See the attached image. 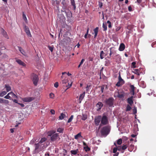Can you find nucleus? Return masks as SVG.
I'll list each match as a JSON object with an SVG mask.
<instances>
[{
    "label": "nucleus",
    "instance_id": "nucleus-1",
    "mask_svg": "<svg viewBox=\"0 0 156 156\" xmlns=\"http://www.w3.org/2000/svg\"><path fill=\"white\" fill-rule=\"evenodd\" d=\"M111 127L109 125L103 127L101 130V133L102 135L107 136L110 131Z\"/></svg>",
    "mask_w": 156,
    "mask_h": 156
},
{
    "label": "nucleus",
    "instance_id": "nucleus-2",
    "mask_svg": "<svg viewBox=\"0 0 156 156\" xmlns=\"http://www.w3.org/2000/svg\"><path fill=\"white\" fill-rule=\"evenodd\" d=\"M109 123L108 117L105 114H103L101 119V122L99 125V128L103 125H107Z\"/></svg>",
    "mask_w": 156,
    "mask_h": 156
},
{
    "label": "nucleus",
    "instance_id": "nucleus-3",
    "mask_svg": "<svg viewBox=\"0 0 156 156\" xmlns=\"http://www.w3.org/2000/svg\"><path fill=\"white\" fill-rule=\"evenodd\" d=\"M34 145L35 149L34 151L35 153H38L44 149L43 147H44V144H40L39 143H38L35 144Z\"/></svg>",
    "mask_w": 156,
    "mask_h": 156
},
{
    "label": "nucleus",
    "instance_id": "nucleus-4",
    "mask_svg": "<svg viewBox=\"0 0 156 156\" xmlns=\"http://www.w3.org/2000/svg\"><path fill=\"white\" fill-rule=\"evenodd\" d=\"M54 133V132H53L52 131H50L48 132V136H51V140L52 142L56 140L58 136V133H56L53 134Z\"/></svg>",
    "mask_w": 156,
    "mask_h": 156
},
{
    "label": "nucleus",
    "instance_id": "nucleus-5",
    "mask_svg": "<svg viewBox=\"0 0 156 156\" xmlns=\"http://www.w3.org/2000/svg\"><path fill=\"white\" fill-rule=\"evenodd\" d=\"M114 101L113 98L111 97L106 100L105 103L109 107H111L113 105Z\"/></svg>",
    "mask_w": 156,
    "mask_h": 156
},
{
    "label": "nucleus",
    "instance_id": "nucleus-6",
    "mask_svg": "<svg viewBox=\"0 0 156 156\" xmlns=\"http://www.w3.org/2000/svg\"><path fill=\"white\" fill-rule=\"evenodd\" d=\"M101 118L102 116L100 115H98L95 118L94 122L95 125L98 126L99 125L100 123L101 122Z\"/></svg>",
    "mask_w": 156,
    "mask_h": 156
},
{
    "label": "nucleus",
    "instance_id": "nucleus-7",
    "mask_svg": "<svg viewBox=\"0 0 156 156\" xmlns=\"http://www.w3.org/2000/svg\"><path fill=\"white\" fill-rule=\"evenodd\" d=\"M38 77L37 75L33 74V83L35 85H36L38 81Z\"/></svg>",
    "mask_w": 156,
    "mask_h": 156
},
{
    "label": "nucleus",
    "instance_id": "nucleus-8",
    "mask_svg": "<svg viewBox=\"0 0 156 156\" xmlns=\"http://www.w3.org/2000/svg\"><path fill=\"white\" fill-rule=\"evenodd\" d=\"M34 99V98L31 97H27L26 98H23L22 99V100L25 102H30Z\"/></svg>",
    "mask_w": 156,
    "mask_h": 156
},
{
    "label": "nucleus",
    "instance_id": "nucleus-9",
    "mask_svg": "<svg viewBox=\"0 0 156 156\" xmlns=\"http://www.w3.org/2000/svg\"><path fill=\"white\" fill-rule=\"evenodd\" d=\"M24 29L28 37H31L32 35L31 34L30 31L28 27L27 26L25 25L24 26Z\"/></svg>",
    "mask_w": 156,
    "mask_h": 156
},
{
    "label": "nucleus",
    "instance_id": "nucleus-10",
    "mask_svg": "<svg viewBox=\"0 0 156 156\" xmlns=\"http://www.w3.org/2000/svg\"><path fill=\"white\" fill-rule=\"evenodd\" d=\"M61 12H65L66 14V17L68 19L70 18L72 16V13L69 10L67 12H66V10H61Z\"/></svg>",
    "mask_w": 156,
    "mask_h": 156
},
{
    "label": "nucleus",
    "instance_id": "nucleus-11",
    "mask_svg": "<svg viewBox=\"0 0 156 156\" xmlns=\"http://www.w3.org/2000/svg\"><path fill=\"white\" fill-rule=\"evenodd\" d=\"M103 106V104L101 102H98L96 105V107L97 108V110L98 111H100Z\"/></svg>",
    "mask_w": 156,
    "mask_h": 156
},
{
    "label": "nucleus",
    "instance_id": "nucleus-12",
    "mask_svg": "<svg viewBox=\"0 0 156 156\" xmlns=\"http://www.w3.org/2000/svg\"><path fill=\"white\" fill-rule=\"evenodd\" d=\"M1 33L2 35L4 37H5V38L7 39H9V37L8 35L7 32L5 31L2 28L1 29Z\"/></svg>",
    "mask_w": 156,
    "mask_h": 156
},
{
    "label": "nucleus",
    "instance_id": "nucleus-13",
    "mask_svg": "<svg viewBox=\"0 0 156 156\" xmlns=\"http://www.w3.org/2000/svg\"><path fill=\"white\" fill-rule=\"evenodd\" d=\"M85 94V92H84L83 94H81L79 97V103H80L81 102V101L84 98Z\"/></svg>",
    "mask_w": 156,
    "mask_h": 156
},
{
    "label": "nucleus",
    "instance_id": "nucleus-14",
    "mask_svg": "<svg viewBox=\"0 0 156 156\" xmlns=\"http://www.w3.org/2000/svg\"><path fill=\"white\" fill-rule=\"evenodd\" d=\"M115 97H118L120 99L123 98L124 97V95L123 94H120L119 92L117 93V94L116 96L115 94L114 95Z\"/></svg>",
    "mask_w": 156,
    "mask_h": 156
},
{
    "label": "nucleus",
    "instance_id": "nucleus-15",
    "mask_svg": "<svg viewBox=\"0 0 156 156\" xmlns=\"http://www.w3.org/2000/svg\"><path fill=\"white\" fill-rule=\"evenodd\" d=\"M133 96H132L130 98H128L127 99L128 103L131 105L133 104Z\"/></svg>",
    "mask_w": 156,
    "mask_h": 156
},
{
    "label": "nucleus",
    "instance_id": "nucleus-16",
    "mask_svg": "<svg viewBox=\"0 0 156 156\" xmlns=\"http://www.w3.org/2000/svg\"><path fill=\"white\" fill-rule=\"evenodd\" d=\"M125 46L123 43H121L120 45L119 50L120 51H123L125 49Z\"/></svg>",
    "mask_w": 156,
    "mask_h": 156
},
{
    "label": "nucleus",
    "instance_id": "nucleus-17",
    "mask_svg": "<svg viewBox=\"0 0 156 156\" xmlns=\"http://www.w3.org/2000/svg\"><path fill=\"white\" fill-rule=\"evenodd\" d=\"M16 62L20 65H22L23 66H26V64L20 59L16 60Z\"/></svg>",
    "mask_w": 156,
    "mask_h": 156
},
{
    "label": "nucleus",
    "instance_id": "nucleus-18",
    "mask_svg": "<svg viewBox=\"0 0 156 156\" xmlns=\"http://www.w3.org/2000/svg\"><path fill=\"white\" fill-rule=\"evenodd\" d=\"M117 148L116 147H114L113 149V153H115L113 154V156H118L119 153V152H117Z\"/></svg>",
    "mask_w": 156,
    "mask_h": 156
},
{
    "label": "nucleus",
    "instance_id": "nucleus-19",
    "mask_svg": "<svg viewBox=\"0 0 156 156\" xmlns=\"http://www.w3.org/2000/svg\"><path fill=\"white\" fill-rule=\"evenodd\" d=\"M118 79L119 80L118 81H119V82H121L122 83V84H124L125 83L124 81L122 78L121 75H120V73H119V76L118 77Z\"/></svg>",
    "mask_w": 156,
    "mask_h": 156
},
{
    "label": "nucleus",
    "instance_id": "nucleus-20",
    "mask_svg": "<svg viewBox=\"0 0 156 156\" xmlns=\"http://www.w3.org/2000/svg\"><path fill=\"white\" fill-rule=\"evenodd\" d=\"M105 53H104L103 51H101L100 52V57L101 59H103L107 55L106 54L105 55Z\"/></svg>",
    "mask_w": 156,
    "mask_h": 156
},
{
    "label": "nucleus",
    "instance_id": "nucleus-21",
    "mask_svg": "<svg viewBox=\"0 0 156 156\" xmlns=\"http://www.w3.org/2000/svg\"><path fill=\"white\" fill-rule=\"evenodd\" d=\"M9 93L10 95L11 96V97L13 98H17V96L12 92H10Z\"/></svg>",
    "mask_w": 156,
    "mask_h": 156
},
{
    "label": "nucleus",
    "instance_id": "nucleus-22",
    "mask_svg": "<svg viewBox=\"0 0 156 156\" xmlns=\"http://www.w3.org/2000/svg\"><path fill=\"white\" fill-rule=\"evenodd\" d=\"M70 3L71 5L73 6L74 10H75L76 9V6L74 0H70Z\"/></svg>",
    "mask_w": 156,
    "mask_h": 156
},
{
    "label": "nucleus",
    "instance_id": "nucleus-23",
    "mask_svg": "<svg viewBox=\"0 0 156 156\" xmlns=\"http://www.w3.org/2000/svg\"><path fill=\"white\" fill-rule=\"evenodd\" d=\"M5 88L7 92H8L11 90V88L9 85L5 84Z\"/></svg>",
    "mask_w": 156,
    "mask_h": 156
},
{
    "label": "nucleus",
    "instance_id": "nucleus-24",
    "mask_svg": "<svg viewBox=\"0 0 156 156\" xmlns=\"http://www.w3.org/2000/svg\"><path fill=\"white\" fill-rule=\"evenodd\" d=\"M130 87L131 89L130 92L132 93L133 95H134L135 88V87L133 85H131L130 86Z\"/></svg>",
    "mask_w": 156,
    "mask_h": 156
},
{
    "label": "nucleus",
    "instance_id": "nucleus-25",
    "mask_svg": "<svg viewBox=\"0 0 156 156\" xmlns=\"http://www.w3.org/2000/svg\"><path fill=\"white\" fill-rule=\"evenodd\" d=\"M98 27H96L95 29H94V37L95 38L97 36L98 32Z\"/></svg>",
    "mask_w": 156,
    "mask_h": 156
},
{
    "label": "nucleus",
    "instance_id": "nucleus-26",
    "mask_svg": "<svg viewBox=\"0 0 156 156\" xmlns=\"http://www.w3.org/2000/svg\"><path fill=\"white\" fill-rule=\"evenodd\" d=\"M132 72L134 73L135 74L137 75L138 76L140 75V71L138 69H133V71H132Z\"/></svg>",
    "mask_w": 156,
    "mask_h": 156
},
{
    "label": "nucleus",
    "instance_id": "nucleus-27",
    "mask_svg": "<svg viewBox=\"0 0 156 156\" xmlns=\"http://www.w3.org/2000/svg\"><path fill=\"white\" fill-rule=\"evenodd\" d=\"M47 140L46 138H42L38 143H39L40 144H42L44 142Z\"/></svg>",
    "mask_w": 156,
    "mask_h": 156
},
{
    "label": "nucleus",
    "instance_id": "nucleus-28",
    "mask_svg": "<svg viewBox=\"0 0 156 156\" xmlns=\"http://www.w3.org/2000/svg\"><path fill=\"white\" fill-rule=\"evenodd\" d=\"M78 149H77L76 150H71L70 151V152L72 154H73V155H76L78 153Z\"/></svg>",
    "mask_w": 156,
    "mask_h": 156
},
{
    "label": "nucleus",
    "instance_id": "nucleus-29",
    "mask_svg": "<svg viewBox=\"0 0 156 156\" xmlns=\"http://www.w3.org/2000/svg\"><path fill=\"white\" fill-rule=\"evenodd\" d=\"M102 27L103 28V30L106 31L107 30V25L106 23H103L102 25Z\"/></svg>",
    "mask_w": 156,
    "mask_h": 156
},
{
    "label": "nucleus",
    "instance_id": "nucleus-30",
    "mask_svg": "<svg viewBox=\"0 0 156 156\" xmlns=\"http://www.w3.org/2000/svg\"><path fill=\"white\" fill-rule=\"evenodd\" d=\"M112 48H110V53L109 54V56L110 57H111V55L112 54H115L116 52L115 51H114L113 50H112Z\"/></svg>",
    "mask_w": 156,
    "mask_h": 156
},
{
    "label": "nucleus",
    "instance_id": "nucleus-31",
    "mask_svg": "<svg viewBox=\"0 0 156 156\" xmlns=\"http://www.w3.org/2000/svg\"><path fill=\"white\" fill-rule=\"evenodd\" d=\"M7 92L5 91H3L1 92L0 93V96L2 97L7 94Z\"/></svg>",
    "mask_w": 156,
    "mask_h": 156
},
{
    "label": "nucleus",
    "instance_id": "nucleus-32",
    "mask_svg": "<svg viewBox=\"0 0 156 156\" xmlns=\"http://www.w3.org/2000/svg\"><path fill=\"white\" fill-rule=\"evenodd\" d=\"M65 116V115L63 113H62L59 116V119L62 120L63 119Z\"/></svg>",
    "mask_w": 156,
    "mask_h": 156
},
{
    "label": "nucleus",
    "instance_id": "nucleus-33",
    "mask_svg": "<svg viewBox=\"0 0 156 156\" xmlns=\"http://www.w3.org/2000/svg\"><path fill=\"white\" fill-rule=\"evenodd\" d=\"M81 133H80L75 136V139H77L81 137Z\"/></svg>",
    "mask_w": 156,
    "mask_h": 156
},
{
    "label": "nucleus",
    "instance_id": "nucleus-34",
    "mask_svg": "<svg viewBox=\"0 0 156 156\" xmlns=\"http://www.w3.org/2000/svg\"><path fill=\"white\" fill-rule=\"evenodd\" d=\"M140 86H141V87H142L143 88H144L146 87V84L143 81H141L140 82Z\"/></svg>",
    "mask_w": 156,
    "mask_h": 156
},
{
    "label": "nucleus",
    "instance_id": "nucleus-35",
    "mask_svg": "<svg viewBox=\"0 0 156 156\" xmlns=\"http://www.w3.org/2000/svg\"><path fill=\"white\" fill-rule=\"evenodd\" d=\"M4 98H5L7 99H9L10 100H11L12 99L11 98V96L10 95V94L9 93H8L5 96Z\"/></svg>",
    "mask_w": 156,
    "mask_h": 156
},
{
    "label": "nucleus",
    "instance_id": "nucleus-36",
    "mask_svg": "<svg viewBox=\"0 0 156 156\" xmlns=\"http://www.w3.org/2000/svg\"><path fill=\"white\" fill-rule=\"evenodd\" d=\"M87 119V115L86 114H83L82 119L83 120H85Z\"/></svg>",
    "mask_w": 156,
    "mask_h": 156
},
{
    "label": "nucleus",
    "instance_id": "nucleus-37",
    "mask_svg": "<svg viewBox=\"0 0 156 156\" xmlns=\"http://www.w3.org/2000/svg\"><path fill=\"white\" fill-rule=\"evenodd\" d=\"M18 48L19 50L20 51L22 54L23 55V52H24L23 50L20 47L18 46Z\"/></svg>",
    "mask_w": 156,
    "mask_h": 156
},
{
    "label": "nucleus",
    "instance_id": "nucleus-38",
    "mask_svg": "<svg viewBox=\"0 0 156 156\" xmlns=\"http://www.w3.org/2000/svg\"><path fill=\"white\" fill-rule=\"evenodd\" d=\"M122 142V140L121 138L118 139L117 141V144L118 145H121Z\"/></svg>",
    "mask_w": 156,
    "mask_h": 156
},
{
    "label": "nucleus",
    "instance_id": "nucleus-39",
    "mask_svg": "<svg viewBox=\"0 0 156 156\" xmlns=\"http://www.w3.org/2000/svg\"><path fill=\"white\" fill-rule=\"evenodd\" d=\"M127 147L128 146L127 145H123L122 146V147H121V148H122V151H124V150H125L127 148Z\"/></svg>",
    "mask_w": 156,
    "mask_h": 156
},
{
    "label": "nucleus",
    "instance_id": "nucleus-40",
    "mask_svg": "<svg viewBox=\"0 0 156 156\" xmlns=\"http://www.w3.org/2000/svg\"><path fill=\"white\" fill-rule=\"evenodd\" d=\"M121 147H122V146H119L116 147V148H117L118 150L119 151H121V152L123 153H124V151H122Z\"/></svg>",
    "mask_w": 156,
    "mask_h": 156
},
{
    "label": "nucleus",
    "instance_id": "nucleus-41",
    "mask_svg": "<svg viewBox=\"0 0 156 156\" xmlns=\"http://www.w3.org/2000/svg\"><path fill=\"white\" fill-rule=\"evenodd\" d=\"M73 115H71L70 116V117L69 118V119L68 120L67 122L68 123H69L71 122L72 120H73Z\"/></svg>",
    "mask_w": 156,
    "mask_h": 156
},
{
    "label": "nucleus",
    "instance_id": "nucleus-42",
    "mask_svg": "<svg viewBox=\"0 0 156 156\" xmlns=\"http://www.w3.org/2000/svg\"><path fill=\"white\" fill-rule=\"evenodd\" d=\"M48 48L51 51V52H52L53 51L54 49V47L53 46H48Z\"/></svg>",
    "mask_w": 156,
    "mask_h": 156
},
{
    "label": "nucleus",
    "instance_id": "nucleus-43",
    "mask_svg": "<svg viewBox=\"0 0 156 156\" xmlns=\"http://www.w3.org/2000/svg\"><path fill=\"white\" fill-rule=\"evenodd\" d=\"M84 149L86 151H88L90 150V148L87 146L86 147H84Z\"/></svg>",
    "mask_w": 156,
    "mask_h": 156
},
{
    "label": "nucleus",
    "instance_id": "nucleus-44",
    "mask_svg": "<svg viewBox=\"0 0 156 156\" xmlns=\"http://www.w3.org/2000/svg\"><path fill=\"white\" fill-rule=\"evenodd\" d=\"M3 44V43H0V48L1 49V50H4L5 49V48L4 46H2Z\"/></svg>",
    "mask_w": 156,
    "mask_h": 156
},
{
    "label": "nucleus",
    "instance_id": "nucleus-45",
    "mask_svg": "<svg viewBox=\"0 0 156 156\" xmlns=\"http://www.w3.org/2000/svg\"><path fill=\"white\" fill-rule=\"evenodd\" d=\"M63 129L59 128L57 129V131L59 133H62L63 131Z\"/></svg>",
    "mask_w": 156,
    "mask_h": 156
},
{
    "label": "nucleus",
    "instance_id": "nucleus-46",
    "mask_svg": "<svg viewBox=\"0 0 156 156\" xmlns=\"http://www.w3.org/2000/svg\"><path fill=\"white\" fill-rule=\"evenodd\" d=\"M136 62H133L132 63L131 67L132 68H135L136 67Z\"/></svg>",
    "mask_w": 156,
    "mask_h": 156
},
{
    "label": "nucleus",
    "instance_id": "nucleus-47",
    "mask_svg": "<svg viewBox=\"0 0 156 156\" xmlns=\"http://www.w3.org/2000/svg\"><path fill=\"white\" fill-rule=\"evenodd\" d=\"M133 113L134 114H136V113H137V109H136V107H134V108H133Z\"/></svg>",
    "mask_w": 156,
    "mask_h": 156
},
{
    "label": "nucleus",
    "instance_id": "nucleus-48",
    "mask_svg": "<svg viewBox=\"0 0 156 156\" xmlns=\"http://www.w3.org/2000/svg\"><path fill=\"white\" fill-rule=\"evenodd\" d=\"M123 84H122V83L121 82H119V81H118L117 83L116 84V86L117 87H119L121 85H122Z\"/></svg>",
    "mask_w": 156,
    "mask_h": 156
},
{
    "label": "nucleus",
    "instance_id": "nucleus-49",
    "mask_svg": "<svg viewBox=\"0 0 156 156\" xmlns=\"http://www.w3.org/2000/svg\"><path fill=\"white\" fill-rule=\"evenodd\" d=\"M131 109V107L129 105H127L126 107V111H129Z\"/></svg>",
    "mask_w": 156,
    "mask_h": 156
},
{
    "label": "nucleus",
    "instance_id": "nucleus-50",
    "mask_svg": "<svg viewBox=\"0 0 156 156\" xmlns=\"http://www.w3.org/2000/svg\"><path fill=\"white\" fill-rule=\"evenodd\" d=\"M88 32H89V28H88L87 30V32H86V34L84 35V37L85 38H87V35H88Z\"/></svg>",
    "mask_w": 156,
    "mask_h": 156
},
{
    "label": "nucleus",
    "instance_id": "nucleus-51",
    "mask_svg": "<svg viewBox=\"0 0 156 156\" xmlns=\"http://www.w3.org/2000/svg\"><path fill=\"white\" fill-rule=\"evenodd\" d=\"M68 82L67 79H66L62 80V82L63 84H66Z\"/></svg>",
    "mask_w": 156,
    "mask_h": 156
},
{
    "label": "nucleus",
    "instance_id": "nucleus-52",
    "mask_svg": "<svg viewBox=\"0 0 156 156\" xmlns=\"http://www.w3.org/2000/svg\"><path fill=\"white\" fill-rule=\"evenodd\" d=\"M49 96L52 99L54 98V94L53 93H50L49 94Z\"/></svg>",
    "mask_w": 156,
    "mask_h": 156
},
{
    "label": "nucleus",
    "instance_id": "nucleus-53",
    "mask_svg": "<svg viewBox=\"0 0 156 156\" xmlns=\"http://www.w3.org/2000/svg\"><path fill=\"white\" fill-rule=\"evenodd\" d=\"M151 45L152 47H155V46L156 45V41L153 42L151 44Z\"/></svg>",
    "mask_w": 156,
    "mask_h": 156
},
{
    "label": "nucleus",
    "instance_id": "nucleus-54",
    "mask_svg": "<svg viewBox=\"0 0 156 156\" xmlns=\"http://www.w3.org/2000/svg\"><path fill=\"white\" fill-rule=\"evenodd\" d=\"M9 103V101L8 100H5L3 99V103L5 104H8Z\"/></svg>",
    "mask_w": 156,
    "mask_h": 156
},
{
    "label": "nucleus",
    "instance_id": "nucleus-55",
    "mask_svg": "<svg viewBox=\"0 0 156 156\" xmlns=\"http://www.w3.org/2000/svg\"><path fill=\"white\" fill-rule=\"evenodd\" d=\"M23 17L24 20L26 21L27 20V18H26V16L25 14H24L23 13Z\"/></svg>",
    "mask_w": 156,
    "mask_h": 156
},
{
    "label": "nucleus",
    "instance_id": "nucleus-56",
    "mask_svg": "<svg viewBox=\"0 0 156 156\" xmlns=\"http://www.w3.org/2000/svg\"><path fill=\"white\" fill-rule=\"evenodd\" d=\"M54 86L55 87H56V88L58 87V82H55L54 84Z\"/></svg>",
    "mask_w": 156,
    "mask_h": 156
},
{
    "label": "nucleus",
    "instance_id": "nucleus-57",
    "mask_svg": "<svg viewBox=\"0 0 156 156\" xmlns=\"http://www.w3.org/2000/svg\"><path fill=\"white\" fill-rule=\"evenodd\" d=\"M63 152L64 153L63 155L64 156H65L66 155V153H67V151L66 150L63 149Z\"/></svg>",
    "mask_w": 156,
    "mask_h": 156
},
{
    "label": "nucleus",
    "instance_id": "nucleus-58",
    "mask_svg": "<svg viewBox=\"0 0 156 156\" xmlns=\"http://www.w3.org/2000/svg\"><path fill=\"white\" fill-rule=\"evenodd\" d=\"M104 89V86H102L101 87V91L102 93H103Z\"/></svg>",
    "mask_w": 156,
    "mask_h": 156
},
{
    "label": "nucleus",
    "instance_id": "nucleus-59",
    "mask_svg": "<svg viewBox=\"0 0 156 156\" xmlns=\"http://www.w3.org/2000/svg\"><path fill=\"white\" fill-rule=\"evenodd\" d=\"M50 112L52 114H55V111L53 109H51L50 111Z\"/></svg>",
    "mask_w": 156,
    "mask_h": 156
},
{
    "label": "nucleus",
    "instance_id": "nucleus-60",
    "mask_svg": "<svg viewBox=\"0 0 156 156\" xmlns=\"http://www.w3.org/2000/svg\"><path fill=\"white\" fill-rule=\"evenodd\" d=\"M11 100H12L15 103H17L18 104L19 103L17 101L16 99H12Z\"/></svg>",
    "mask_w": 156,
    "mask_h": 156
},
{
    "label": "nucleus",
    "instance_id": "nucleus-61",
    "mask_svg": "<svg viewBox=\"0 0 156 156\" xmlns=\"http://www.w3.org/2000/svg\"><path fill=\"white\" fill-rule=\"evenodd\" d=\"M85 59H82L80 64L81 65H82Z\"/></svg>",
    "mask_w": 156,
    "mask_h": 156
},
{
    "label": "nucleus",
    "instance_id": "nucleus-62",
    "mask_svg": "<svg viewBox=\"0 0 156 156\" xmlns=\"http://www.w3.org/2000/svg\"><path fill=\"white\" fill-rule=\"evenodd\" d=\"M128 10L129 11H131L132 10V8L131 6H129Z\"/></svg>",
    "mask_w": 156,
    "mask_h": 156
},
{
    "label": "nucleus",
    "instance_id": "nucleus-63",
    "mask_svg": "<svg viewBox=\"0 0 156 156\" xmlns=\"http://www.w3.org/2000/svg\"><path fill=\"white\" fill-rule=\"evenodd\" d=\"M45 156H50L49 153L48 152H47L45 154Z\"/></svg>",
    "mask_w": 156,
    "mask_h": 156
},
{
    "label": "nucleus",
    "instance_id": "nucleus-64",
    "mask_svg": "<svg viewBox=\"0 0 156 156\" xmlns=\"http://www.w3.org/2000/svg\"><path fill=\"white\" fill-rule=\"evenodd\" d=\"M66 6L64 5V6H63V7H62V9H62V10H63V11L66 10Z\"/></svg>",
    "mask_w": 156,
    "mask_h": 156
}]
</instances>
